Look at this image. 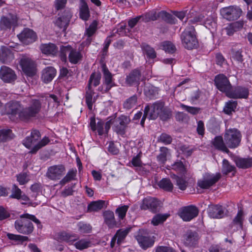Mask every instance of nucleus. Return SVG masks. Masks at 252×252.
<instances>
[{
	"mask_svg": "<svg viewBox=\"0 0 252 252\" xmlns=\"http://www.w3.org/2000/svg\"><path fill=\"white\" fill-rule=\"evenodd\" d=\"M234 161L237 167L242 169H248L252 167V158H243L236 157Z\"/></svg>",
	"mask_w": 252,
	"mask_h": 252,
	"instance_id": "obj_26",
	"label": "nucleus"
},
{
	"mask_svg": "<svg viewBox=\"0 0 252 252\" xmlns=\"http://www.w3.org/2000/svg\"><path fill=\"white\" fill-rule=\"evenodd\" d=\"M128 209V206L127 205H124L118 207L116 209V213L118 215L120 219L123 220L124 219Z\"/></svg>",
	"mask_w": 252,
	"mask_h": 252,
	"instance_id": "obj_64",
	"label": "nucleus"
},
{
	"mask_svg": "<svg viewBox=\"0 0 252 252\" xmlns=\"http://www.w3.org/2000/svg\"><path fill=\"white\" fill-rule=\"evenodd\" d=\"M162 49L166 52L173 53L176 51L175 45L170 41H165L162 43Z\"/></svg>",
	"mask_w": 252,
	"mask_h": 252,
	"instance_id": "obj_59",
	"label": "nucleus"
},
{
	"mask_svg": "<svg viewBox=\"0 0 252 252\" xmlns=\"http://www.w3.org/2000/svg\"><path fill=\"white\" fill-rule=\"evenodd\" d=\"M159 187L165 191H171L173 189V185L170 180L167 178H163L158 183Z\"/></svg>",
	"mask_w": 252,
	"mask_h": 252,
	"instance_id": "obj_43",
	"label": "nucleus"
},
{
	"mask_svg": "<svg viewBox=\"0 0 252 252\" xmlns=\"http://www.w3.org/2000/svg\"><path fill=\"white\" fill-rule=\"evenodd\" d=\"M64 171L65 168L63 165L51 166L48 169V176L52 180L58 179L63 175Z\"/></svg>",
	"mask_w": 252,
	"mask_h": 252,
	"instance_id": "obj_24",
	"label": "nucleus"
},
{
	"mask_svg": "<svg viewBox=\"0 0 252 252\" xmlns=\"http://www.w3.org/2000/svg\"><path fill=\"white\" fill-rule=\"evenodd\" d=\"M33 229V224L28 217L24 216V214L21 215L17 221V231L23 234H29L32 232Z\"/></svg>",
	"mask_w": 252,
	"mask_h": 252,
	"instance_id": "obj_10",
	"label": "nucleus"
},
{
	"mask_svg": "<svg viewBox=\"0 0 252 252\" xmlns=\"http://www.w3.org/2000/svg\"><path fill=\"white\" fill-rule=\"evenodd\" d=\"M17 36L22 43L26 45L33 43L37 39L36 33L30 29H25Z\"/></svg>",
	"mask_w": 252,
	"mask_h": 252,
	"instance_id": "obj_15",
	"label": "nucleus"
},
{
	"mask_svg": "<svg viewBox=\"0 0 252 252\" xmlns=\"http://www.w3.org/2000/svg\"><path fill=\"white\" fill-rule=\"evenodd\" d=\"M234 172L233 175L236 173V167L229 163L226 159L222 161V172L223 174L227 175L228 173Z\"/></svg>",
	"mask_w": 252,
	"mask_h": 252,
	"instance_id": "obj_42",
	"label": "nucleus"
},
{
	"mask_svg": "<svg viewBox=\"0 0 252 252\" xmlns=\"http://www.w3.org/2000/svg\"><path fill=\"white\" fill-rule=\"evenodd\" d=\"M214 83L217 88L220 91L224 93L226 96L232 89V86L229 79L223 74L216 75L214 79Z\"/></svg>",
	"mask_w": 252,
	"mask_h": 252,
	"instance_id": "obj_7",
	"label": "nucleus"
},
{
	"mask_svg": "<svg viewBox=\"0 0 252 252\" xmlns=\"http://www.w3.org/2000/svg\"><path fill=\"white\" fill-rule=\"evenodd\" d=\"M14 49L9 47L1 46L0 49V60L4 63H10L14 59Z\"/></svg>",
	"mask_w": 252,
	"mask_h": 252,
	"instance_id": "obj_18",
	"label": "nucleus"
},
{
	"mask_svg": "<svg viewBox=\"0 0 252 252\" xmlns=\"http://www.w3.org/2000/svg\"><path fill=\"white\" fill-rule=\"evenodd\" d=\"M168 216L169 215L167 214H157L153 218L152 223L154 225H158L159 224L163 222L167 219Z\"/></svg>",
	"mask_w": 252,
	"mask_h": 252,
	"instance_id": "obj_57",
	"label": "nucleus"
},
{
	"mask_svg": "<svg viewBox=\"0 0 252 252\" xmlns=\"http://www.w3.org/2000/svg\"><path fill=\"white\" fill-rule=\"evenodd\" d=\"M90 126L93 131L97 130L99 135H102L104 133V122L101 120H99L96 125L95 118L91 117L90 119Z\"/></svg>",
	"mask_w": 252,
	"mask_h": 252,
	"instance_id": "obj_32",
	"label": "nucleus"
},
{
	"mask_svg": "<svg viewBox=\"0 0 252 252\" xmlns=\"http://www.w3.org/2000/svg\"><path fill=\"white\" fill-rule=\"evenodd\" d=\"M19 62L22 71L27 76L32 77L36 74V63L31 58L26 56H22Z\"/></svg>",
	"mask_w": 252,
	"mask_h": 252,
	"instance_id": "obj_6",
	"label": "nucleus"
},
{
	"mask_svg": "<svg viewBox=\"0 0 252 252\" xmlns=\"http://www.w3.org/2000/svg\"><path fill=\"white\" fill-rule=\"evenodd\" d=\"M75 247L80 251L86 249L91 246V242L85 239H82L74 244Z\"/></svg>",
	"mask_w": 252,
	"mask_h": 252,
	"instance_id": "obj_50",
	"label": "nucleus"
},
{
	"mask_svg": "<svg viewBox=\"0 0 252 252\" xmlns=\"http://www.w3.org/2000/svg\"><path fill=\"white\" fill-rule=\"evenodd\" d=\"M144 94L150 99L156 97L158 94V89L152 85H148L144 88Z\"/></svg>",
	"mask_w": 252,
	"mask_h": 252,
	"instance_id": "obj_36",
	"label": "nucleus"
},
{
	"mask_svg": "<svg viewBox=\"0 0 252 252\" xmlns=\"http://www.w3.org/2000/svg\"><path fill=\"white\" fill-rule=\"evenodd\" d=\"M181 38L183 45L188 50L195 49L198 47V41L194 34V30L192 27L183 32Z\"/></svg>",
	"mask_w": 252,
	"mask_h": 252,
	"instance_id": "obj_4",
	"label": "nucleus"
},
{
	"mask_svg": "<svg viewBox=\"0 0 252 252\" xmlns=\"http://www.w3.org/2000/svg\"><path fill=\"white\" fill-rule=\"evenodd\" d=\"M137 101V96L136 95H133L129 98L126 99L124 102V108L129 110L135 106Z\"/></svg>",
	"mask_w": 252,
	"mask_h": 252,
	"instance_id": "obj_51",
	"label": "nucleus"
},
{
	"mask_svg": "<svg viewBox=\"0 0 252 252\" xmlns=\"http://www.w3.org/2000/svg\"><path fill=\"white\" fill-rule=\"evenodd\" d=\"M15 71L5 65H3L0 69V78L5 83H12L15 79Z\"/></svg>",
	"mask_w": 252,
	"mask_h": 252,
	"instance_id": "obj_17",
	"label": "nucleus"
},
{
	"mask_svg": "<svg viewBox=\"0 0 252 252\" xmlns=\"http://www.w3.org/2000/svg\"><path fill=\"white\" fill-rule=\"evenodd\" d=\"M4 114L8 116L9 119L14 121L16 119V102L11 101L5 104Z\"/></svg>",
	"mask_w": 252,
	"mask_h": 252,
	"instance_id": "obj_29",
	"label": "nucleus"
},
{
	"mask_svg": "<svg viewBox=\"0 0 252 252\" xmlns=\"http://www.w3.org/2000/svg\"><path fill=\"white\" fill-rule=\"evenodd\" d=\"M159 201L156 198L147 197L143 199L140 205L141 210H150L153 213H156L159 209Z\"/></svg>",
	"mask_w": 252,
	"mask_h": 252,
	"instance_id": "obj_13",
	"label": "nucleus"
},
{
	"mask_svg": "<svg viewBox=\"0 0 252 252\" xmlns=\"http://www.w3.org/2000/svg\"><path fill=\"white\" fill-rule=\"evenodd\" d=\"M16 198L18 200L23 201L21 203L25 204L29 201V198L17 187Z\"/></svg>",
	"mask_w": 252,
	"mask_h": 252,
	"instance_id": "obj_63",
	"label": "nucleus"
},
{
	"mask_svg": "<svg viewBox=\"0 0 252 252\" xmlns=\"http://www.w3.org/2000/svg\"><path fill=\"white\" fill-rule=\"evenodd\" d=\"M40 49L43 54L46 55H54L58 51L57 46L52 43L41 44Z\"/></svg>",
	"mask_w": 252,
	"mask_h": 252,
	"instance_id": "obj_30",
	"label": "nucleus"
},
{
	"mask_svg": "<svg viewBox=\"0 0 252 252\" xmlns=\"http://www.w3.org/2000/svg\"><path fill=\"white\" fill-rule=\"evenodd\" d=\"M249 94L248 88L242 86H236L233 87L230 90L227 96L234 99L247 98Z\"/></svg>",
	"mask_w": 252,
	"mask_h": 252,
	"instance_id": "obj_16",
	"label": "nucleus"
},
{
	"mask_svg": "<svg viewBox=\"0 0 252 252\" xmlns=\"http://www.w3.org/2000/svg\"><path fill=\"white\" fill-rule=\"evenodd\" d=\"M54 239L59 242L72 243L76 241L78 237L75 234H70L62 231L56 233L54 236Z\"/></svg>",
	"mask_w": 252,
	"mask_h": 252,
	"instance_id": "obj_23",
	"label": "nucleus"
},
{
	"mask_svg": "<svg viewBox=\"0 0 252 252\" xmlns=\"http://www.w3.org/2000/svg\"><path fill=\"white\" fill-rule=\"evenodd\" d=\"M243 27V24L239 22H235L230 24L224 29L226 34L229 36H232L234 32L239 31Z\"/></svg>",
	"mask_w": 252,
	"mask_h": 252,
	"instance_id": "obj_37",
	"label": "nucleus"
},
{
	"mask_svg": "<svg viewBox=\"0 0 252 252\" xmlns=\"http://www.w3.org/2000/svg\"><path fill=\"white\" fill-rule=\"evenodd\" d=\"M135 238L140 246L144 250L152 247L155 243L154 237H151L147 229H139Z\"/></svg>",
	"mask_w": 252,
	"mask_h": 252,
	"instance_id": "obj_5",
	"label": "nucleus"
},
{
	"mask_svg": "<svg viewBox=\"0 0 252 252\" xmlns=\"http://www.w3.org/2000/svg\"><path fill=\"white\" fill-rule=\"evenodd\" d=\"M242 11L238 6L225 7L221 10V14L224 18L228 21L238 19L241 16Z\"/></svg>",
	"mask_w": 252,
	"mask_h": 252,
	"instance_id": "obj_11",
	"label": "nucleus"
},
{
	"mask_svg": "<svg viewBox=\"0 0 252 252\" xmlns=\"http://www.w3.org/2000/svg\"><path fill=\"white\" fill-rule=\"evenodd\" d=\"M130 122L129 117L121 115L114 121L113 129L117 133L124 134L125 129Z\"/></svg>",
	"mask_w": 252,
	"mask_h": 252,
	"instance_id": "obj_14",
	"label": "nucleus"
},
{
	"mask_svg": "<svg viewBox=\"0 0 252 252\" xmlns=\"http://www.w3.org/2000/svg\"><path fill=\"white\" fill-rule=\"evenodd\" d=\"M79 230L83 233H88L92 231V227L90 224L85 223L83 222H80L78 224Z\"/></svg>",
	"mask_w": 252,
	"mask_h": 252,
	"instance_id": "obj_60",
	"label": "nucleus"
},
{
	"mask_svg": "<svg viewBox=\"0 0 252 252\" xmlns=\"http://www.w3.org/2000/svg\"><path fill=\"white\" fill-rule=\"evenodd\" d=\"M212 144L214 147L220 151L228 154L230 151L227 148L226 142L221 136H217L215 137L212 141Z\"/></svg>",
	"mask_w": 252,
	"mask_h": 252,
	"instance_id": "obj_25",
	"label": "nucleus"
},
{
	"mask_svg": "<svg viewBox=\"0 0 252 252\" xmlns=\"http://www.w3.org/2000/svg\"><path fill=\"white\" fill-rule=\"evenodd\" d=\"M72 14L69 10H65L61 16L59 17L56 22L55 25L60 29H63V32H65L67 29Z\"/></svg>",
	"mask_w": 252,
	"mask_h": 252,
	"instance_id": "obj_19",
	"label": "nucleus"
},
{
	"mask_svg": "<svg viewBox=\"0 0 252 252\" xmlns=\"http://www.w3.org/2000/svg\"><path fill=\"white\" fill-rule=\"evenodd\" d=\"M101 74L99 72H93L91 75L88 84V88H90L92 85L94 87L97 86L100 84L101 79Z\"/></svg>",
	"mask_w": 252,
	"mask_h": 252,
	"instance_id": "obj_38",
	"label": "nucleus"
},
{
	"mask_svg": "<svg viewBox=\"0 0 252 252\" xmlns=\"http://www.w3.org/2000/svg\"><path fill=\"white\" fill-rule=\"evenodd\" d=\"M181 106L183 109L193 115L199 114L201 112V108L199 107L189 106L183 104Z\"/></svg>",
	"mask_w": 252,
	"mask_h": 252,
	"instance_id": "obj_61",
	"label": "nucleus"
},
{
	"mask_svg": "<svg viewBox=\"0 0 252 252\" xmlns=\"http://www.w3.org/2000/svg\"><path fill=\"white\" fill-rule=\"evenodd\" d=\"M104 222L110 228H114L117 225L114 214L110 211H106L103 213Z\"/></svg>",
	"mask_w": 252,
	"mask_h": 252,
	"instance_id": "obj_31",
	"label": "nucleus"
},
{
	"mask_svg": "<svg viewBox=\"0 0 252 252\" xmlns=\"http://www.w3.org/2000/svg\"><path fill=\"white\" fill-rule=\"evenodd\" d=\"M130 230V228H127L124 229H120L117 231L115 235L117 236V238H118L117 242L118 245L121 244L122 242L124 240L126 235L128 234Z\"/></svg>",
	"mask_w": 252,
	"mask_h": 252,
	"instance_id": "obj_52",
	"label": "nucleus"
},
{
	"mask_svg": "<svg viewBox=\"0 0 252 252\" xmlns=\"http://www.w3.org/2000/svg\"><path fill=\"white\" fill-rule=\"evenodd\" d=\"M158 19H161L167 23L170 24L175 23V18L171 14L165 11L158 12Z\"/></svg>",
	"mask_w": 252,
	"mask_h": 252,
	"instance_id": "obj_47",
	"label": "nucleus"
},
{
	"mask_svg": "<svg viewBox=\"0 0 252 252\" xmlns=\"http://www.w3.org/2000/svg\"><path fill=\"white\" fill-rule=\"evenodd\" d=\"M40 137V132L36 130H32L31 136L27 137L23 141V144L28 148H30Z\"/></svg>",
	"mask_w": 252,
	"mask_h": 252,
	"instance_id": "obj_28",
	"label": "nucleus"
},
{
	"mask_svg": "<svg viewBox=\"0 0 252 252\" xmlns=\"http://www.w3.org/2000/svg\"><path fill=\"white\" fill-rule=\"evenodd\" d=\"M79 15L80 18L84 21L88 20L90 16L88 4L84 0H81Z\"/></svg>",
	"mask_w": 252,
	"mask_h": 252,
	"instance_id": "obj_34",
	"label": "nucleus"
},
{
	"mask_svg": "<svg viewBox=\"0 0 252 252\" xmlns=\"http://www.w3.org/2000/svg\"><path fill=\"white\" fill-rule=\"evenodd\" d=\"M237 106V101L229 100L225 103L223 108V112L228 115L231 114L234 112Z\"/></svg>",
	"mask_w": 252,
	"mask_h": 252,
	"instance_id": "obj_45",
	"label": "nucleus"
},
{
	"mask_svg": "<svg viewBox=\"0 0 252 252\" xmlns=\"http://www.w3.org/2000/svg\"><path fill=\"white\" fill-rule=\"evenodd\" d=\"M141 16L142 21L145 22H148L150 21H155L158 19V12L157 13L156 10H151Z\"/></svg>",
	"mask_w": 252,
	"mask_h": 252,
	"instance_id": "obj_39",
	"label": "nucleus"
},
{
	"mask_svg": "<svg viewBox=\"0 0 252 252\" xmlns=\"http://www.w3.org/2000/svg\"><path fill=\"white\" fill-rule=\"evenodd\" d=\"M172 169L183 175H185L187 173L186 168L181 160H178L172 164Z\"/></svg>",
	"mask_w": 252,
	"mask_h": 252,
	"instance_id": "obj_48",
	"label": "nucleus"
},
{
	"mask_svg": "<svg viewBox=\"0 0 252 252\" xmlns=\"http://www.w3.org/2000/svg\"><path fill=\"white\" fill-rule=\"evenodd\" d=\"M104 201L98 200L93 201L88 206V212H95L100 210L103 207Z\"/></svg>",
	"mask_w": 252,
	"mask_h": 252,
	"instance_id": "obj_41",
	"label": "nucleus"
},
{
	"mask_svg": "<svg viewBox=\"0 0 252 252\" xmlns=\"http://www.w3.org/2000/svg\"><path fill=\"white\" fill-rule=\"evenodd\" d=\"M56 74V70L53 67H47L42 70L41 79L44 83H48L53 80Z\"/></svg>",
	"mask_w": 252,
	"mask_h": 252,
	"instance_id": "obj_27",
	"label": "nucleus"
},
{
	"mask_svg": "<svg viewBox=\"0 0 252 252\" xmlns=\"http://www.w3.org/2000/svg\"><path fill=\"white\" fill-rule=\"evenodd\" d=\"M220 173L216 174H205L203 178L197 181V186L202 189H208L215 184L220 178Z\"/></svg>",
	"mask_w": 252,
	"mask_h": 252,
	"instance_id": "obj_9",
	"label": "nucleus"
},
{
	"mask_svg": "<svg viewBox=\"0 0 252 252\" xmlns=\"http://www.w3.org/2000/svg\"><path fill=\"white\" fill-rule=\"evenodd\" d=\"M198 213L199 210L196 206L189 205L182 208L179 215L183 220L189 221L197 217Z\"/></svg>",
	"mask_w": 252,
	"mask_h": 252,
	"instance_id": "obj_12",
	"label": "nucleus"
},
{
	"mask_svg": "<svg viewBox=\"0 0 252 252\" xmlns=\"http://www.w3.org/2000/svg\"><path fill=\"white\" fill-rule=\"evenodd\" d=\"M172 178L175 179L176 185L180 189L185 190L187 189L188 186V182L185 178L175 174L173 175Z\"/></svg>",
	"mask_w": 252,
	"mask_h": 252,
	"instance_id": "obj_44",
	"label": "nucleus"
},
{
	"mask_svg": "<svg viewBox=\"0 0 252 252\" xmlns=\"http://www.w3.org/2000/svg\"><path fill=\"white\" fill-rule=\"evenodd\" d=\"M144 52L148 58L153 59L156 57V53L154 49L148 45L144 47Z\"/></svg>",
	"mask_w": 252,
	"mask_h": 252,
	"instance_id": "obj_62",
	"label": "nucleus"
},
{
	"mask_svg": "<svg viewBox=\"0 0 252 252\" xmlns=\"http://www.w3.org/2000/svg\"><path fill=\"white\" fill-rule=\"evenodd\" d=\"M224 210L225 208L220 205H210L208 209V215L211 218L221 219L225 215Z\"/></svg>",
	"mask_w": 252,
	"mask_h": 252,
	"instance_id": "obj_21",
	"label": "nucleus"
},
{
	"mask_svg": "<svg viewBox=\"0 0 252 252\" xmlns=\"http://www.w3.org/2000/svg\"><path fill=\"white\" fill-rule=\"evenodd\" d=\"M72 48L70 46H62L60 48V58L63 62H65L67 60V54L70 53Z\"/></svg>",
	"mask_w": 252,
	"mask_h": 252,
	"instance_id": "obj_55",
	"label": "nucleus"
},
{
	"mask_svg": "<svg viewBox=\"0 0 252 252\" xmlns=\"http://www.w3.org/2000/svg\"><path fill=\"white\" fill-rule=\"evenodd\" d=\"M14 22L13 18H9L5 16L1 17L0 20V29L4 31L10 29L14 25Z\"/></svg>",
	"mask_w": 252,
	"mask_h": 252,
	"instance_id": "obj_35",
	"label": "nucleus"
},
{
	"mask_svg": "<svg viewBox=\"0 0 252 252\" xmlns=\"http://www.w3.org/2000/svg\"><path fill=\"white\" fill-rule=\"evenodd\" d=\"M94 94V93L92 90V88H88V87H87L86 92L85 99L88 107L90 110H92L93 108V102L92 99Z\"/></svg>",
	"mask_w": 252,
	"mask_h": 252,
	"instance_id": "obj_53",
	"label": "nucleus"
},
{
	"mask_svg": "<svg viewBox=\"0 0 252 252\" xmlns=\"http://www.w3.org/2000/svg\"><path fill=\"white\" fill-rule=\"evenodd\" d=\"M14 134L10 129L0 130V142H5L12 139Z\"/></svg>",
	"mask_w": 252,
	"mask_h": 252,
	"instance_id": "obj_49",
	"label": "nucleus"
},
{
	"mask_svg": "<svg viewBox=\"0 0 252 252\" xmlns=\"http://www.w3.org/2000/svg\"><path fill=\"white\" fill-rule=\"evenodd\" d=\"M103 76V85L98 88V90L102 93L108 92L113 86L115 83L112 80V75L109 71L105 64L102 66Z\"/></svg>",
	"mask_w": 252,
	"mask_h": 252,
	"instance_id": "obj_8",
	"label": "nucleus"
},
{
	"mask_svg": "<svg viewBox=\"0 0 252 252\" xmlns=\"http://www.w3.org/2000/svg\"><path fill=\"white\" fill-rule=\"evenodd\" d=\"M160 153L157 156L158 162L161 164H164L167 160V156L169 154L168 149L165 147H162L160 148Z\"/></svg>",
	"mask_w": 252,
	"mask_h": 252,
	"instance_id": "obj_46",
	"label": "nucleus"
},
{
	"mask_svg": "<svg viewBox=\"0 0 252 252\" xmlns=\"http://www.w3.org/2000/svg\"><path fill=\"white\" fill-rule=\"evenodd\" d=\"M50 140L48 137H44L41 141H40L37 144L34 145L32 148L30 153L32 154H35L42 147L46 146L49 143Z\"/></svg>",
	"mask_w": 252,
	"mask_h": 252,
	"instance_id": "obj_54",
	"label": "nucleus"
},
{
	"mask_svg": "<svg viewBox=\"0 0 252 252\" xmlns=\"http://www.w3.org/2000/svg\"><path fill=\"white\" fill-rule=\"evenodd\" d=\"M82 55L81 52L76 49H72V51L68 55L69 62L73 64H76L78 62L81 60Z\"/></svg>",
	"mask_w": 252,
	"mask_h": 252,
	"instance_id": "obj_40",
	"label": "nucleus"
},
{
	"mask_svg": "<svg viewBox=\"0 0 252 252\" xmlns=\"http://www.w3.org/2000/svg\"><path fill=\"white\" fill-rule=\"evenodd\" d=\"M141 77V73L138 69H134L126 76V83L129 86H138Z\"/></svg>",
	"mask_w": 252,
	"mask_h": 252,
	"instance_id": "obj_20",
	"label": "nucleus"
},
{
	"mask_svg": "<svg viewBox=\"0 0 252 252\" xmlns=\"http://www.w3.org/2000/svg\"><path fill=\"white\" fill-rule=\"evenodd\" d=\"M241 133L236 128H230L225 130L224 139L227 147L230 149L237 148L240 144Z\"/></svg>",
	"mask_w": 252,
	"mask_h": 252,
	"instance_id": "obj_2",
	"label": "nucleus"
},
{
	"mask_svg": "<svg viewBox=\"0 0 252 252\" xmlns=\"http://www.w3.org/2000/svg\"><path fill=\"white\" fill-rule=\"evenodd\" d=\"M76 171L73 170H69L66 176L60 182V184L63 186L70 181L74 180L76 176Z\"/></svg>",
	"mask_w": 252,
	"mask_h": 252,
	"instance_id": "obj_56",
	"label": "nucleus"
},
{
	"mask_svg": "<svg viewBox=\"0 0 252 252\" xmlns=\"http://www.w3.org/2000/svg\"><path fill=\"white\" fill-rule=\"evenodd\" d=\"M164 103L161 101H157L151 106L147 105L144 109L145 113L149 115V119L152 120L156 119L158 116L161 117L163 120H166L169 117V114L166 113L165 116H161V114L163 112Z\"/></svg>",
	"mask_w": 252,
	"mask_h": 252,
	"instance_id": "obj_3",
	"label": "nucleus"
},
{
	"mask_svg": "<svg viewBox=\"0 0 252 252\" xmlns=\"http://www.w3.org/2000/svg\"><path fill=\"white\" fill-rule=\"evenodd\" d=\"M184 244L188 247H195L199 239L198 233L191 230L188 231L184 236Z\"/></svg>",
	"mask_w": 252,
	"mask_h": 252,
	"instance_id": "obj_22",
	"label": "nucleus"
},
{
	"mask_svg": "<svg viewBox=\"0 0 252 252\" xmlns=\"http://www.w3.org/2000/svg\"><path fill=\"white\" fill-rule=\"evenodd\" d=\"M172 138L171 136L165 133H162L158 138V141L161 142L165 145H168L172 142Z\"/></svg>",
	"mask_w": 252,
	"mask_h": 252,
	"instance_id": "obj_58",
	"label": "nucleus"
},
{
	"mask_svg": "<svg viewBox=\"0 0 252 252\" xmlns=\"http://www.w3.org/2000/svg\"><path fill=\"white\" fill-rule=\"evenodd\" d=\"M21 106L19 102L17 101V113L22 121H28L32 118L36 117L39 113L41 108V103L37 99L32 100V103L28 107L21 109Z\"/></svg>",
	"mask_w": 252,
	"mask_h": 252,
	"instance_id": "obj_1",
	"label": "nucleus"
},
{
	"mask_svg": "<svg viewBox=\"0 0 252 252\" xmlns=\"http://www.w3.org/2000/svg\"><path fill=\"white\" fill-rule=\"evenodd\" d=\"M97 30V25L95 23L91 24L89 27L86 29L85 35L87 36L86 40L84 42L85 45H89L92 41V37L95 33Z\"/></svg>",
	"mask_w": 252,
	"mask_h": 252,
	"instance_id": "obj_33",
	"label": "nucleus"
}]
</instances>
